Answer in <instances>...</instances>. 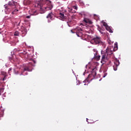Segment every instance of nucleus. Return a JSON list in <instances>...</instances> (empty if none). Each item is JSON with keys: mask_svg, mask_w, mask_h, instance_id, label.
I'll return each mask as SVG.
<instances>
[{"mask_svg": "<svg viewBox=\"0 0 131 131\" xmlns=\"http://www.w3.org/2000/svg\"><path fill=\"white\" fill-rule=\"evenodd\" d=\"M91 43L92 45H99V46H105V42L102 41V38L101 37L96 36L94 37L91 40Z\"/></svg>", "mask_w": 131, "mask_h": 131, "instance_id": "obj_1", "label": "nucleus"}, {"mask_svg": "<svg viewBox=\"0 0 131 131\" xmlns=\"http://www.w3.org/2000/svg\"><path fill=\"white\" fill-rule=\"evenodd\" d=\"M42 6V4L40 3V2H38L35 5V7H36L37 8L40 9V11L42 12L41 13H45V10L48 11L49 10H52V9L53 8V6H51L50 7H43Z\"/></svg>", "mask_w": 131, "mask_h": 131, "instance_id": "obj_2", "label": "nucleus"}, {"mask_svg": "<svg viewBox=\"0 0 131 131\" xmlns=\"http://www.w3.org/2000/svg\"><path fill=\"white\" fill-rule=\"evenodd\" d=\"M17 6V2L14 1L13 0H11V1H9L8 3V6H6V5L4 6L6 10H11V7H13V8H16V6Z\"/></svg>", "mask_w": 131, "mask_h": 131, "instance_id": "obj_3", "label": "nucleus"}, {"mask_svg": "<svg viewBox=\"0 0 131 131\" xmlns=\"http://www.w3.org/2000/svg\"><path fill=\"white\" fill-rule=\"evenodd\" d=\"M96 75H97V73H96V72L95 71H93L92 74L89 75L88 77L86 78V79L83 81V82L90 83V81H92L93 79H94V78H95Z\"/></svg>", "mask_w": 131, "mask_h": 131, "instance_id": "obj_4", "label": "nucleus"}, {"mask_svg": "<svg viewBox=\"0 0 131 131\" xmlns=\"http://www.w3.org/2000/svg\"><path fill=\"white\" fill-rule=\"evenodd\" d=\"M101 55H102V58H101V62L102 64H104L105 62L108 60V58L109 57L108 56H107V53H105V52L101 51Z\"/></svg>", "mask_w": 131, "mask_h": 131, "instance_id": "obj_5", "label": "nucleus"}, {"mask_svg": "<svg viewBox=\"0 0 131 131\" xmlns=\"http://www.w3.org/2000/svg\"><path fill=\"white\" fill-rule=\"evenodd\" d=\"M119 64H120V63L119 62V60L116 59L114 61V65L113 66V68L115 71H116V70H117V67L119 66Z\"/></svg>", "mask_w": 131, "mask_h": 131, "instance_id": "obj_6", "label": "nucleus"}, {"mask_svg": "<svg viewBox=\"0 0 131 131\" xmlns=\"http://www.w3.org/2000/svg\"><path fill=\"white\" fill-rule=\"evenodd\" d=\"M76 35L78 37H81L82 36V29L80 28L77 29Z\"/></svg>", "mask_w": 131, "mask_h": 131, "instance_id": "obj_7", "label": "nucleus"}, {"mask_svg": "<svg viewBox=\"0 0 131 131\" xmlns=\"http://www.w3.org/2000/svg\"><path fill=\"white\" fill-rule=\"evenodd\" d=\"M55 17V14L53 12L50 13L47 16V19H50L51 20H54V17Z\"/></svg>", "mask_w": 131, "mask_h": 131, "instance_id": "obj_8", "label": "nucleus"}, {"mask_svg": "<svg viewBox=\"0 0 131 131\" xmlns=\"http://www.w3.org/2000/svg\"><path fill=\"white\" fill-rule=\"evenodd\" d=\"M105 54H107V56L109 57L110 55H112L113 54V52L111 50L110 48H107L106 49V52H104Z\"/></svg>", "mask_w": 131, "mask_h": 131, "instance_id": "obj_9", "label": "nucleus"}, {"mask_svg": "<svg viewBox=\"0 0 131 131\" xmlns=\"http://www.w3.org/2000/svg\"><path fill=\"white\" fill-rule=\"evenodd\" d=\"M20 72V74H19L20 75H23V72H22V71H21V70H20L18 68H15L14 69V72L15 73V74H19V72Z\"/></svg>", "mask_w": 131, "mask_h": 131, "instance_id": "obj_10", "label": "nucleus"}, {"mask_svg": "<svg viewBox=\"0 0 131 131\" xmlns=\"http://www.w3.org/2000/svg\"><path fill=\"white\" fill-rule=\"evenodd\" d=\"M23 4L24 6H28V5L31 4V1L30 0H24Z\"/></svg>", "mask_w": 131, "mask_h": 131, "instance_id": "obj_11", "label": "nucleus"}, {"mask_svg": "<svg viewBox=\"0 0 131 131\" xmlns=\"http://www.w3.org/2000/svg\"><path fill=\"white\" fill-rule=\"evenodd\" d=\"M83 21L84 22H85V23H88L89 24H93V21H92V20H91L89 18H84Z\"/></svg>", "mask_w": 131, "mask_h": 131, "instance_id": "obj_12", "label": "nucleus"}, {"mask_svg": "<svg viewBox=\"0 0 131 131\" xmlns=\"http://www.w3.org/2000/svg\"><path fill=\"white\" fill-rule=\"evenodd\" d=\"M98 30H99V32L101 33V34H102V35H105V33L103 32L104 31V30L102 29L100 27H98Z\"/></svg>", "mask_w": 131, "mask_h": 131, "instance_id": "obj_13", "label": "nucleus"}, {"mask_svg": "<svg viewBox=\"0 0 131 131\" xmlns=\"http://www.w3.org/2000/svg\"><path fill=\"white\" fill-rule=\"evenodd\" d=\"M21 31L22 33H24V34H26L27 33V30L26 29V28L23 27L21 29Z\"/></svg>", "mask_w": 131, "mask_h": 131, "instance_id": "obj_14", "label": "nucleus"}, {"mask_svg": "<svg viewBox=\"0 0 131 131\" xmlns=\"http://www.w3.org/2000/svg\"><path fill=\"white\" fill-rule=\"evenodd\" d=\"M105 29H106V30H107V31H109V32H110L111 33H113V31H112L111 28H110V27H109L108 26L105 27Z\"/></svg>", "mask_w": 131, "mask_h": 131, "instance_id": "obj_15", "label": "nucleus"}, {"mask_svg": "<svg viewBox=\"0 0 131 131\" xmlns=\"http://www.w3.org/2000/svg\"><path fill=\"white\" fill-rule=\"evenodd\" d=\"M118 49V46L117 45V43H115L114 51H117Z\"/></svg>", "mask_w": 131, "mask_h": 131, "instance_id": "obj_16", "label": "nucleus"}, {"mask_svg": "<svg viewBox=\"0 0 131 131\" xmlns=\"http://www.w3.org/2000/svg\"><path fill=\"white\" fill-rule=\"evenodd\" d=\"M59 15H60V18H61V19H65V16H64V14H63L62 13H60Z\"/></svg>", "mask_w": 131, "mask_h": 131, "instance_id": "obj_17", "label": "nucleus"}, {"mask_svg": "<svg viewBox=\"0 0 131 131\" xmlns=\"http://www.w3.org/2000/svg\"><path fill=\"white\" fill-rule=\"evenodd\" d=\"M94 56L96 59H97L98 60H100V58H101V56L100 55H97L94 54Z\"/></svg>", "mask_w": 131, "mask_h": 131, "instance_id": "obj_18", "label": "nucleus"}, {"mask_svg": "<svg viewBox=\"0 0 131 131\" xmlns=\"http://www.w3.org/2000/svg\"><path fill=\"white\" fill-rule=\"evenodd\" d=\"M24 71H30V69L27 67L24 68V71H23V73L24 72Z\"/></svg>", "mask_w": 131, "mask_h": 131, "instance_id": "obj_19", "label": "nucleus"}, {"mask_svg": "<svg viewBox=\"0 0 131 131\" xmlns=\"http://www.w3.org/2000/svg\"><path fill=\"white\" fill-rule=\"evenodd\" d=\"M102 23L103 26H104L105 28L108 26V25L107 24V23H106V22L102 21Z\"/></svg>", "mask_w": 131, "mask_h": 131, "instance_id": "obj_20", "label": "nucleus"}, {"mask_svg": "<svg viewBox=\"0 0 131 131\" xmlns=\"http://www.w3.org/2000/svg\"><path fill=\"white\" fill-rule=\"evenodd\" d=\"M1 74L3 76H7V73L6 72H2Z\"/></svg>", "mask_w": 131, "mask_h": 131, "instance_id": "obj_21", "label": "nucleus"}, {"mask_svg": "<svg viewBox=\"0 0 131 131\" xmlns=\"http://www.w3.org/2000/svg\"><path fill=\"white\" fill-rule=\"evenodd\" d=\"M14 35H15V36H19V32H15L14 34Z\"/></svg>", "mask_w": 131, "mask_h": 131, "instance_id": "obj_22", "label": "nucleus"}, {"mask_svg": "<svg viewBox=\"0 0 131 131\" xmlns=\"http://www.w3.org/2000/svg\"><path fill=\"white\" fill-rule=\"evenodd\" d=\"M72 8H73V9H74V10H77V5L73 6Z\"/></svg>", "mask_w": 131, "mask_h": 131, "instance_id": "obj_23", "label": "nucleus"}, {"mask_svg": "<svg viewBox=\"0 0 131 131\" xmlns=\"http://www.w3.org/2000/svg\"><path fill=\"white\" fill-rule=\"evenodd\" d=\"M4 92V89H0V96L2 95V93Z\"/></svg>", "mask_w": 131, "mask_h": 131, "instance_id": "obj_24", "label": "nucleus"}, {"mask_svg": "<svg viewBox=\"0 0 131 131\" xmlns=\"http://www.w3.org/2000/svg\"><path fill=\"white\" fill-rule=\"evenodd\" d=\"M69 12H70V13H74V12L72 11V8H69Z\"/></svg>", "mask_w": 131, "mask_h": 131, "instance_id": "obj_25", "label": "nucleus"}, {"mask_svg": "<svg viewBox=\"0 0 131 131\" xmlns=\"http://www.w3.org/2000/svg\"><path fill=\"white\" fill-rule=\"evenodd\" d=\"M6 79H7V76H4V78L2 79L3 81H4V80H6Z\"/></svg>", "mask_w": 131, "mask_h": 131, "instance_id": "obj_26", "label": "nucleus"}, {"mask_svg": "<svg viewBox=\"0 0 131 131\" xmlns=\"http://www.w3.org/2000/svg\"><path fill=\"white\" fill-rule=\"evenodd\" d=\"M94 52H95V53L94 54L97 55L98 54V51H96V49H93Z\"/></svg>", "mask_w": 131, "mask_h": 131, "instance_id": "obj_27", "label": "nucleus"}, {"mask_svg": "<svg viewBox=\"0 0 131 131\" xmlns=\"http://www.w3.org/2000/svg\"><path fill=\"white\" fill-rule=\"evenodd\" d=\"M34 16L37 15V12L36 11H34V13L33 14Z\"/></svg>", "mask_w": 131, "mask_h": 131, "instance_id": "obj_28", "label": "nucleus"}, {"mask_svg": "<svg viewBox=\"0 0 131 131\" xmlns=\"http://www.w3.org/2000/svg\"><path fill=\"white\" fill-rule=\"evenodd\" d=\"M26 18L27 19H29L30 18V16H27Z\"/></svg>", "mask_w": 131, "mask_h": 131, "instance_id": "obj_29", "label": "nucleus"}, {"mask_svg": "<svg viewBox=\"0 0 131 131\" xmlns=\"http://www.w3.org/2000/svg\"><path fill=\"white\" fill-rule=\"evenodd\" d=\"M71 32H72V33H74V32H73V31L72 30H71Z\"/></svg>", "mask_w": 131, "mask_h": 131, "instance_id": "obj_30", "label": "nucleus"}, {"mask_svg": "<svg viewBox=\"0 0 131 131\" xmlns=\"http://www.w3.org/2000/svg\"><path fill=\"white\" fill-rule=\"evenodd\" d=\"M33 62H34V63H35V60H33Z\"/></svg>", "mask_w": 131, "mask_h": 131, "instance_id": "obj_31", "label": "nucleus"}, {"mask_svg": "<svg viewBox=\"0 0 131 131\" xmlns=\"http://www.w3.org/2000/svg\"><path fill=\"white\" fill-rule=\"evenodd\" d=\"M10 70H12V69H9V71H10Z\"/></svg>", "mask_w": 131, "mask_h": 131, "instance_id": "obj_32", "label": "nucleus"}, {"mask_svg": "<svg viewBox=\"0 0 131 131\" xmlns=\"http://www.w3.org/2000/svg\"><path fill=\"white\" fill-rule=\"evenodd\" d=\"M41 1H43V0H41Z\"/></svg>", "mask_w": 131, "mask_h": 131, "instance_id": "obj_33", "label": "nucleus"}]
</instances>
